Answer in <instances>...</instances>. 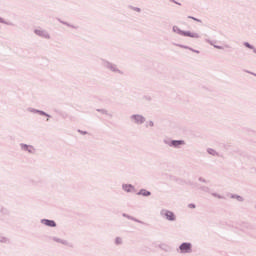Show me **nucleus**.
I'll list each match as a JSON object with an SVG mask.
<instances>
[{"label": "nucleus", "mask_w": 256, "mask_h": 256, "mask_svg": "<svg viewBox=\"0 0 256 256\" xmlns=\"http://www.w3.org/2000/svg\"><path fill=\"white\" fill-rule=\"evenodd\" d=\"M180 35H182L183 37H191L192 39H197L199 37V34L189 31H181Z\"/></svg>", "instance_id": "nucleus-1"}, {"label": "nucleus", "mask_w": 256, "mask_h": 256, "mask_svg": "<svg viewBox=\"0 0 256 256\" xmlns=\"http://www.w3.org/2000/svg\"><path fill=\"white\" fill-rule=\"evenodd\" d=\"M181 253H190L191 252V244L190 243H183L180 246Z\"/></svg>", "instance_id": "nucleus-2"}, {"label": "nucleus", "mask_w": 256, "mask_h": 256, "mask_svg": "<svg viewBox=\"0 0 256 256\" xmlns=\"http://www.w3.org/2000/svg\"><path fill=\"white\" fill-rule=\"evenodd\" d=\"M42 223H44V225H47V227H56V223L53 220H43Z\"/></svg>", "instance_id": "nucleus-3"}, {"label": "nucleus", "mask_w": 256, "mask_h": 256, "mask_svg": "<svg viewBox=\"0 0 256 256\" xmlns=\"http://www.w3.org/2000/svg\"><path fill=\"white\" fill-rule=\"evenodd\" d=\"M165 215L168 221H175V214H173V212L167 211Z\"/></svg>", "instance_id": "nucleus-4"}, {"label": "nucleus", "mask_w": 256, "mask_h": 256, "mask_svg": "<svg viewBox=\"0 0 256 256\" xmlns=\"http://www.w3.org/2000/svg\"><path fill=\"white\" fill-rule=\"evenodd\" d=\"M124 191H127V193H131V191H133V186L126 184L123 186Z\"/></svg>", "instance_id": "nucleus-5"}, {"label": "nucleus", "mask_w": 256, "mask_h": 256, "mask_svg": "<svg viewBox=\"0 0 256 256\" xmlns=\"http://www.w3.org/2000/svg\"><path fill=\"white\" fill-rule=\"evenodd\" d=\"M138 195H143V197H149V195H151V192H149L147 190H140Z\"/></svg>", "instance_id": "nucleus-6"}, {"label": "nucleus", "mask_w": 256, "mask_h": 256, "mask_svg": "<svg viewBox=\"0 0 256 256\" xmlns=\"http://www.w3.org/2000/svg\"><path fill=\"white\" fill-rule=\"evenodd\" d=\"M134 120H135L137 123H143V121H145V119L143 118V116H139V115L134 116Z\"/></svg>", "instance_id": "nucleus-7"}, {"label": "nucleus", "mask_w": 256, "mask_h": 256, "mask_svg": "<svg viewBox=\"0 0 256 256\" xmlns=\"http://www.w3.org/2000/svg\"><path fill=\"white\" fill-rule=\"evenodd\" d=\"M184 144H185V142H183V141H181V140H179V141H177V140L172 141V145H173L174 147H179V145H184Z\"/></svg>", "instance_id": "nucleus-8"}, {"label": "nucleus", "mask_w": 256, "mask_h": 256, "mask_svg": "<svg viewBox=\"0 0 256 256\" xmlns=\"http://www.w3.org/2000/svg\"><path fill=\"white\" fill-rule=\"evenodd\" d=\"M41 115H45V113L41 112Z\"/></svg>", "instance_id": "nucleus-9"}, {"label": "nucleus", "mask_w": 256, "mask_h": 256, "mask_svg": "<svg viewBox=\"0 0 256 256\" xmlns=\"http://www.w3.org/2000/svg\"><path fill=\"white\" fill-rule=\"evenodd\" d=\"M192 19H194V21H197V19H195V18H192Z\"/></svg>", "instance_id": "nucleus-10"}, {"label": "nucleus", "mask_w": 256, "mask_h": 256, "mask_svg": "<svg viewBox=\"0 0 256 256\" xmlns=\"http://www.w3.org/2000/svg\"><path fill=\"white\" fill-rule=\"evenodd\" d=\"M246 47H249V44H246Z\"/></svg>", "instance_id": "nucleus-11"}]
</instances>
